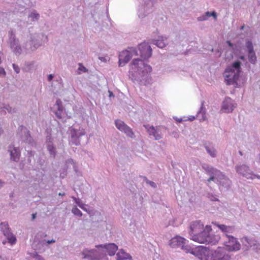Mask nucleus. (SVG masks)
Masks as SVG:
<instances>
[{"label":"nucleus","instance_id":"f704fd0d","mask_svg":"<svg viewBox=\"0 0 260 260\" xmlns=\"http://www.w3.org/2000/svg\"><path fill=\"white\" fill-rule=\"evenodd\" d=\"M153 44L156 45L158 47L162 48L166 46V43L164 42L163 39H158L153 41Z\"/></svg>","mask_w":260,"mask_h":260},{"label":"nucleus","instance_id":"72a5a7b5","mask_svg":"<svg viewBox=\"0 0 260 260\" xmlns=\"http://www.w3.org/2000/svg\"><path fill=\"white\" fill-rule=\"evenodd\" d=\"M72 198L74 200L76 204H77L81 209L87 212V210L85 207L86 205L81 202L79 199H77L75 197H72Z\"/></svg>","mask_w":260,"mask_h":260},{"label":"nucleus","instance_id":"a878e982","mask_svg":"<svg viewBox=\"0 0 260 260\" xmlns=\"http://www.w3.org/2000/svg\"><path fill=\"white\" fill-rule=\"evenodd\" d=\"M28 44L30 45L29 49L32 51H34L37 49L40 46H41V42L39 40L36 39L34 36H32L31 35V40L29 41V43H27V44H26V47L27 46Z\"/></svg>","mask_w":260,"mask_h":260},{"label":"nucleus","instance_id":"37998d69","mask_svg":"<svg viewBox=\"0 0 260 260\" xmlns=\"http://www.w3.org/2000/svg\"><path fill=\"white\" fill-rule=\"evenodd\" d=\"M143 178L144 180L146 182V183L147 184L150 185L153 188H156V183L155 182H153L152 181L149 180L147 178V177H145V176H143Z\"/></svg>","mask_w":260,"mask_h":260},{"label":"nucleus","instance_id":"f3484780","mask_svg":"<svg viewBox=\"0 0 260 260\" xmlns=\"http://www.w3.org/2000/svg\"><path fill=\"white\" fill-rule=\"evenodd\" d=\"M144 126L147 129L149 135L153 136L155 140H159L161 139V132L158 127H154L149 125H144Z\"/></svg>","mask_w":260,"mask_h":260},{"label":"nucleus","instance_id":"6ab92c4d","mask_svg":"<svg viewBox=\"0 0 260 260\" xmlns=\"http://www.w3.org/2000/svg\"><path fill=\"white\" fill-rule=\"evenodd\" d=\"M185 241L182 244L181 246V249L183 250L186 253H190L197 257H198L200 259V256H199V254L200 251H201V249H204V247L201 246L196 247L195 248H192L190 246L188 245H185Z\"/></svg>","mask_w":260,"mask_h":260},{"label":"nucleus","instance_id":"aec40b11","mask_svg":"<svg viewBox=\"0 0 260 260\" xmlns=\"http://www.w3.org/2000/svg\"><path fill=\"white\" fill-rule=\"evenodd\" d=\"M203 225L200 221L192 222L190 225L189 233L191 237L193 235H198L203 229Z\"/></svg>","mask_w":260,"mask_h":260},{"label":"nucleus","instance_id":"c85d7f7f","mask_svg":"<svg viewBox=\"0 0 260 260\" xmlns=\"http://www.w3.org/2000/svg\"><path fill=\"white\" fill-rule=\"evenodd\" d=\"M40 14L37 12L36 10L31 11L28 15V21L36 22L40 19Z\"/></svg>","mask_w":260,"mask_h":260},{"label":"nucleus","instance_id":"a211bd4d","mask_svg":"<svg viewBox=\"0 0 260 260\" xmlns=\"http://www.w3.org/2000/svg\"><path fill=\"white\" fill-rule=\"evenodd\" d=\"M8 151L10 152L11 160L17 162L20 156V150L19 147H14L13 145L9 146Z\"/></svg>","mask_w":260,"mask_h":260},{"label":"nucleus","instance_id":"e2e57ef3","mask_svg":"<svg viewBox=\"0 0 260 260\" xmlns=\"http://www.w3.org/2000/svg\"><path fill=\"white\" fill-rule=\"evenodd\" d=\"M31 216H32V219L34 220L36 218V213L32 214Z\"/></svg>","mask_w":260,"mask_h":260},{"label":"nucleus","instance_id":"9b49d317","mask_svg":"<svg viewBox=\"0 0 260 260\" xmlns=\"http://www.w3.org/2000/svg\"><path fill=\"white\" fill-rule=\"evenodd\" d=\"M85 133L83 129H76L72 128L70 131V138L69 142L72 144L78 146L80 144V138L85 135Z\"/></svg>","mask_w":260,"mask_h":260},{"label":"nucleus","instance_id":"4468645a","mask_svg":"<svg viewBox=\"0 0 260 260\" xmlns=\"http://www.w3.org/2000/svg\"><path fill=\"white\" fill-rule=\"evenodd\" d=\"M248 52V59L249 61L253 64H255L257 61L255 53L253 49V46L251 41H247L245 44Z\"/></svg>","mask_w":260,"mask_h":260},{"label":"nucleus","instance_id":"49530a36","mask_svg":"<svg viewBox=\"0 0 260 260\" xmlns=\"http://www.w3.org/2000/svg\"><path fill=\"white\" fill-rule=\"evenodd\" d=\"M70 164L74 165L73 167L74 168L75 170L76 171L75 166V162L74 160L72 158L68 159L66 161V164L67 165H69Z\"/></svg>","mask_w":260,"mask_h":260},{"label":"nucleus","instance_id":"9d476101","mask_svg":"<svg viewBox=\"0 0 260 260\" xmlns=\"http://www.w3.org/2000/svg\"><path fill=\"white\" fill-rule=\"evenodd\" d=\"M1 230L4 235L8 240V242L11 244H13L16 242V238L11 232V230L9 227L8 222H2L0 224Z\"/></svg>","mask_w":260,"mask_h":260},{"label":"nucleus","instance_id":"7c9ffc66","mask_svg":"<svg viewBox=\"0 0 260 260\" xmlns=\"http://www.w3.org/2000/svg\"><path fill=\"white\" fill-rule=\"evenodd\" d=\"M91 220L93 222H101L103 221V217L100 212L95 211L93 215H91Z\"/></svg>","mask_w":260,"mask_h":260},{"label":"nucleus","instance_id":"69168bd1","mask_svg":"<svg viewBox=\"0 0 260 260\" xmlns=\"http://www.w3.org/2000/svg\"><path fill=\"white\" fill-rule=\"evenodd\" d=\"M58 195H59V196H64V195H65V193H60V192H59V193H58Z\"/></svg>","mask_w":260,"mask_h":260},{"label":"nucleus","instance_id":"39448f33","mask_svg":"<svg viewBox=\"0 0 260 260\" xmlns=\"http://www.w3.org/2000/svg\"><path fill=\"white\" fill-rule=\"evenodd\" d=\"M241 62L237 60L226 68L224 76L227 84L233 85L237 82L241 72Z\"/></svg>","mask_w":260,"mask_h":260},{"label":"nucleus","instance_id":"f03ea898","mask_svg":"<svg viewBox=\"0 0 260 260\" xmlns=\"http://www.w3.org/2000/svg\"><path fill=\"white\" fill-rule=\"evenodd\" d=\"M95 247L98 249H84L82 252L83 258L88 260H100L102 258L107 260L106 252H108L109 255L113 256L118 249L117 246L114 243L101 244L96 245Z\"/></svg>","mask_w":260,"mask_h":260},{"label":"nucleus","instance_id":"79ce46f5","mask_svg":"<svg viewBox=\"0 0 260 260\" xmlns=\"http://www.w3.org/2000/svg\"><path fill=\"white\" fill-rule=\"evenodd\" d=\"M72 212L74 215L79 216L80 217L82 216L81 211L76 206L73 208Z\"/></svg>","mask_w":260,"mask_h":260},{"label":"nucleus","instance_id":"0eeeda50","mask_svg":"<svg viewBox=\"0 0 260 260\" xmlns=\"http://www.w3.org/2000/svg\"><path fill=\"white\" fill-rule=\"evenodd\" d=\"M236 172L240 175L248 179L257 178L260 179V176L255 174L250 167L246 164L237 165L235 167Z\"/></svg>","mask_w":260,"mask_h":260},{"label":"nucleus","instance_id":"bb28decb","mask_svg":"<svg viewBox=\"0 0 260 260\" xmlns=\"http://www.w3.org/2000/svg\"><path fill=\"white\" fill-rule=\"evenodd\" d=\"M204 146L208 153L211 157H215L216 156V150L209 142H206Z\"/></svg>","mask_w":260,"mask_h":260},{"label":"nucleus","instance_id":"423d86ee","mask_svg":"<svg viewBox=\"0 0 260 260\" xmlns=\"http://www.w3.org/2000/svg\"><path fill=\"white\" fill-rule=\"evenodd\" d=\"M16 136L18 139L22 142L31 146L35 144V141L32 137L31 136L30 132L23 125L19 126Z\"/></svg>","mask_w":260,"mask_h":260},{"label":"nucleus","instance_id":"6e6552de","mask_svg":"<svg viewBox=\"0 0 260 260\" xmlns=\"http://www.w3.org/2000/svg\"><path fill=\"white\" fill-rule=\"evenodd\" d=\"M8 36V43L10 47L16 55H20L21 53L22 49L14 31L13 30L9 31Z\"/></svg>","mask_w":260,"mask_h":260},{"label":"nucleus","instance_id":"680f3d73","mask_svg":"<svg viewBox=\"0 0 260 260\" xmlns=\"http://www.w3.org/2000/svg\"><path fill=\"white\" fill-rule=\"evenodd\" d=\"M5 183L4 182H3L1 179H0V188H2L4 185Z\"/></svg>","mask_w":260,"mask_h":260},{"label":"nucleus","instance_id":"e433bc0d","mask_svg":"<svg viewBox=\"0 0 260 260\" xmlns=\"http://www.w3.org/2000/svg\"><path fill=\"white\" fill-rule=\"evenodd\" d=\"M1 109H5L9 113H15L17 112V109L15 108L12 109V107H11L8 105H5L3 107H1Z\"/></svg>","mask_w":260,"mask_h":260},{"label":"nucleus","instance_id":"2f4dec72","mask_svg":"<svg viewBox=\"0 0 260 260\" xmlns=\"http://www.w3.org/2000/svg\"><path fill=\"white\" fill-rule=\"evenodd\" d=\"M28 259L29 260H44V258L40 255L38 254L36 252H33L29 253Z\"/></svg>","mask_w":260,"mask_h":260},{"label":"nucleus","instance_id":"c9c22d12","mask_svg":"<svg viewBox=\"0 0 260 260\" xmlns=\"http://www.w3.org/2000/svg\"><path fill=\"white\" fill-rule=\"evenodd\" d=\"M127 50V51H128L130 53L129 54H131L132 57L134 55L135 56L140 55L139 52L135 48H134V47L128 48V50Z\"/></svg>","mask_w":260,"mask_h":260},{"label":"nucleus","instance_id":"864d4df0","mask_svg":"<svg viewBox=\"0 0 260 260\" xmlns=\"http://www.w3.org/2000/svg\"><path fill=\"white\" fill-rule=\"evenodd\" d=\"M211 16L213 17L214 19H216V17H217L216 13L215 11L210 12V17H211Z\"/></svg>","mask_w":260,"mask_h":260},{"label":"nucleus","instance_id":"dca6fc26","mask_svg":"<svg viewBox=\"0 0 260 260\" xmlns=\"http://www.w3.org/2000/svg\"><path fill=\"white\" fill-rule=\"evenodd\" d=\"M236 106L233 103V100L229 97L225 98L222 102L221 110L225 113L232 112Z\"/></svg>","mask_w":260,"mask_h":260},{"label":"nucleus","instance_id":"a18cd8bd","mask_svg":"<svg viewBox=\"0 0 260 260\" xmlns=\"http://www.w3.org/2000/svg\"><path fill=\"white\" fill-rule=\"evenodd\" d=\"M79 68H78V70L83 72V73H85L87 71V70L86 69V68L84 66H83V64L82 63H79Z\"/></svg>","mask_w":260,"mask_h":260},{"label":"nucleus","instance_id":"ddd939ff","mask_svg":"<svg viewBox=\"0 0 260 260\" xmlns=\"http://www.w3.org/2000/svg\"><path fill=\"white\" fill-rule=\"evenodd\" d=\"M216 183L218 185L219 188L221 191H226L229 190L232 184V182L229 178L223 173H222L218 178Z\"/></svg>","mask_w":260,"mask_h":260},{"label":"nucleus","instance_id":"412c9836","mask_svg":"<svg viewBox=\"0 0 260 260\" xmlns=\"http://www.w3.org/2000/svg\"><path fill=\"white\" fill-rule=\"evenodd\" d=\"M127 50L122 51L119 55V66H124L132 58Z\"/></svg>","mask_w":260,"mask_h":260},{"label":"nucleus","instance_id":"de8ad7c7","mask_svg":"<svg viewBox=\"0 0 260 260\" xmlns=\"http://www.w3.org/2000/svg\"><path fill=\"white\" fill-rule=\"evenodd\" d=\"M207 19H208L206 17V16H205V14L197 18V20L198 21H203L207 20Z\"/></svg>","mask_w":260,"mask_h":260},{"label":"nucleus","instance_id":"393cba45","mask_svg":"<svg viewBox=\"0 0 260 260\" xmlns=\"http://www.w3.org/2000/svg\"><path fill=\"white\" fill-rule=\"evenodd\" d=\"M245 241L248 243L249 249L252 248V250L256 252H258L260 250V244L254 239H245Z\"/></svg>","mask_w":260,"mask_h":260},{"label":"nucleus","instance_id":"c756f323","mask_svg":"<svg viewBox=\"0 0 260 260\" xmlns=\"http://www.w3.org/2000/svg\"><path fill=\"white\" fill-rule=\"evenodd\" d=\"M212 224L218 227L222 232L224 233H231L232 230L231 226H226L224 224H220L216 221L212 222Z\"/></svg>","mask_w":260,"mask_h":260},{"label":"nucleus","instance_id":"bf43d9fd","mask_svg":"<svg viewBox=\"0 0 260 260\" xmlns=\"http://www.w3.org/2000/svg\"><path fill=\"white\" fill-rule=\"evenodd\" d=\"M227 44H228V45L231 47H233L234 46V45L233 43H232L230 41H228L226 42Z\"/></svg>","mask_w":260,"mask_h":260},{"label":"nucleus","instance_id":"774afa93","mask_svg":"<svg viewBox=\"0 0 260 260\" xmlns=\"http://www.w3.org/2000/svg\"><path fill=\"white\" fill-rule=\"evenodd\" d=\"M244 27H245V25H242V26H241L240 29H241V30H243V29H244Z\"/></svg>","mask_w":260,"mask_h":260},{"label":"nucleus","instance_id":"3c124183","mask_svg":"<svg viewBox=\"0 0 260 260\" xmlns=\"http://www.w3.org/2000/svg\"><path fill=\"white\" fill-rule=\"evenodd\" d=\"M211 181H214L215 182H216V179L214 177H210V178L207 180V181L208 182H210Z\"/></svg>","mask_w":260,"mask_h":260},{"label":"nucleus","instance_id":"f8f14e48","mask_svg":"<svg viewBox=\"0 0 260 260\" xmlns=\"http://www.w3.org/2000/svg\"><path fill=\"white\" fill-rule=\"evenodd\" d=\"M116 127L120 131L124 133V134L131 138L135 137V134L132 128L127 125L123 121L117 119L115 121Z\"/></svg>","mask_w":260,"mask_h":260},{"label":"nucleus","instance_id":"4c0bfd02","mask_svg":"<svg viewBox=\"0 0 260 260\" xmlns=\"http://www.w3.org/2000/svg\"><path fill=\"white\" fill-rule=\"evenodd\" d=\"M54 108H56L57 110H60V111H63V107L62 106V102L60 99H57L56 101V104L54 105Z\"/></svg>","mask_w":260,"mask_h":260},{"label":"nucleus","instance_id":"1a4fd4ad","mask_svg":"<svg viewBox=\"0 0 260 260\" xmlns=\"http://www.w3.org/2000/svg\"><path fill=\"white\" fill-rule=\"evenodd\" d=\"M227 240L224 242V245L226 247L227 251H237L240 249L241 245L237 239L232 236L226 235Z\"/></svg>","mask_w":260,"mask_h":260},{"label":"nucleus","instance_id":"2eb2a0df","mask_svg":"<svg viewBox=\"0 0 260 260\" xmlns=\"http://www.w3.org/2000/svg\"><path fill=\"white\" fill-rule=\"evenodd\" d=\"M202 167L207 175L210 177H215L216 180L222 173L219 170L207 164H203Z\"/></svg>","mask_w":260,"mask_h":260},{"label":"nucleus","instance_id":"6e6d98bb","mask_svg":"<svg viewBox=\"0 0 260 260\" xmlns=\"http://www.w3.org/2000/svg\"><path fill=\"white\" fill-rule=\"evenodd\" d=\"M53 78V75H52V74H50L48 76V81H51L52 80V79Z\"/></svg>","mask_w":260,"mask_h":260},{"label":"nucleus","instance_id":"f257e3e1","mask_svg":"<svg viewBox=\"0 0 260 260\" xmlns=\"http://www.w3.org/2000/svg\"><path fill=\"white\" fill-rule=\"evenodd\" d=\"M140 58L134 59L131 63V69L129 77L134 82L140 85H146L150 82L149 73L151 72L150 66L145 64L143 60L150 58L152 55V49L148 43L143 42L138 46Z\"/></svg>","mask_w":260,"mask_h":260},{"label":"nucleus","instance_id":"338daca9","mask_svg":"<svg viewBox=\"0 0 260 260\" xmlns=\"http://www.w3.org/2000/svg\"><path fill=\"white\" fill-rule=\"evenodd\" d=\"M239 153L240 155L242 156L243 154V153L241 151H239Z\"/></svg>","mask_w":260,"mask_h":260},{"label":"nucleus","instance_id":"7ed1b4c3","mask_svg":"<svg viewBox=\"0 0 260 260\" xmlns=\"http://www.w3.org/2000/svg\"><path fill=\"white\" fill-rule=\"evenodd\" d=\"M199 256L201 260H231V256L224 247H218L216 250L206 247L201 249Z\"/></svg>","mask_w":260,"mask_h":260},{"label":"nucleus","instance_id":"5fc2aeb1","mask_svg":"<svg viewBox=\"0 0 260 260\" xmlns=\"http://www.w3.org/2000/svg\"><path fill=\"white\" fill-rule=\"evenodd\" d=\"M211 201H218V199L213 195H211L209 197Z\"/></svg>","mask_w":260,"mask_h":260},{"label":"nucleus","instance_id":"58836bf2","mask_svg":"<svg viewBox=\"0 0 260 260\" xmlns=\"http://www.w3.org/2000/svg\"><path fill=\"white\" fill-rule=\"evenodd\" d=\"M35 153V152L34 151H31V150L27 151V156L28 157L27 161H28V163L30 165H31L32 159V158L34 159V156Z\"/></svg>","mask_w":260,"mask_h":260},{"label":"nucleus","instance_id":"4be33fe9","mask_svg":"<svg viewBox=\"0 0 260 260\" xmlns=\"http://www.w3.org/2000/svg\"><path fill=\"white\" fill-rule=\"evenodd\" d=\"M185 239L180 236H175L172 238L169 242V245L172 248L181 247Z\"/></svg>","mask_w":260,"mask_h":260},{"label":"nucleus","instance_id":"a19ab883","mask_svg":"<svg viewBox=\"0 0 260 260\" xmlns=\"http://www.w3.org/2000/svg\"><path fill=\"white\" fill-rule=\"evenodd\" d=\"M203 105H204V102H202V105H201V108H200V111L198 112V114H197V117H199L200 116V114H202V120H205V111L204 110H203Z\"/></svg>","mask_w":260,"mask_h":260},{"label":"nucleus","instance_id":"0e129e2a","mask_svg":"<svg viewBox=\"0 0 260 260\" xmlns=\"http://www.w3.org/2000/svg\"><path fill=\"white\" fill-rule=\"evenodd\" d=\"M109 96L110 97H114V94L112 93V92L110 91H109Z\"/></svg>","mask_w":260,"mask_h":260},{"label":"nucleus","instance_id":"c03bdc74","mask_svg":"<svg viewBox=\"0 0 260 260\" xmlns=\"http://www.w3.org/2000/svg\"><path fill=\"white\" fill-rule=\"evenodd\" d=\"M53 139L51 134H48L46 137V143L47 144H53Z\"/></svg>","mask_w":260,"mask_h":260},{"label":"nucleus","instance_id":"09e8293b","mask_svg":"<svg viewBox=\"0 0 260 260\" xmlns=\"http://www.w3.org/2000/svg\"><path fill=\"white\" fill-rule=\"evenodd\" d=\"M62 112L60 111V110H57L55 112V114L56 115V116L60 119L61 118V114H62Z\"/></svg>","mask_w":260,"mask_h":260},{"label":"nucleus","instance_id":"ea45409f","mask_svg":"<svg viewBox=\"0 0 260 260\" xmlns=\"http://www.w3.org/2000/svg\"><path fill=\"white\" fill-rule=\"evenodd\" d=\"M245 239H249V238L247 237H244L242 238L241 242L242 243L243 248L244 249V251H247L249 250V246H248V245H249V244L248 243H247L246 241H245Z\"/></svg>","mask_w":260,"mask_h":260},{"label":"nucleus","instance_id":"5701e85b","mask_svg":"<svg viewBox=\"0 0 260 260\" xmlns=\"http://www.w3.org/2000/svg\"><path fill=\"white\" fill-rule=\"evenodd\" d=\"M55 242L54 240H50L46 241L45 240H39L38 242L37 241L35 242H37L36 244V248L41 251H44L45 249L48 247V244L53 243Z\"/></svg>","mask_w":260,"mask_h":260},{"label":"nucleus","instance_id":"b1692460","mask_svg":"<svg viewBox=\"0 0 260 260\" xmlns=\"http://www.w3.org/2000/svg\"><path fill=\"white\" fill-rule=\"evenodd\" d=\"M149 5V4H145L139 8L138 16L140 18H144L151 12V6Z\"/></svg>","mask_w":260,"mask_h":260},{"label":"nucleus","instance_id":"20e7f679","mask_svg":"<svg viewBox=\"0 0 260 260\" xmlns=\"http://www.w3.org/2000/svg\"><path fill=\"white\" fill-rule=\"evenodd\" d=\"M211 230V226L207 225L203 231L200 232L198 235H192L191 239L200 243L215 245L219 241L220 237L213 234Z\"/></svg>","mask_w":260,"mask_h":260},{"label":"nucleus","instance_id":"052dcab7","mask_svg":"<svg viewBox=\"0 0 260 260\" xmlns=\"http://www.w3.org/2000/svg\"><path fill=\"white\" fill-rule=\"evenodd\" d=\"M239 58L241 60H243V61H245L246 60L245 57V56L244 55L240 56Z\"/></svg>","mask_w":260,"mask_h":260},{"label":"nucleus","instance_id":"13d9d810","mask_svg":"<svg viewBox=\"0 0 260 260\" xmlns=\"http://www.w3.org/2000/svg\"><path fill=\"white\" fill-rule=\"evenodd\" d=\"M205 16H206V17L207 18V19H208L210 17V12H209L208 11L206 12L205 13Z\"/></svg>","mask_w":260,"mask_h":260},{"label":"nucleus","instance_id":"cd10ccee","mask_svg":"<svg viewBox=\"0 0 260 260\" xmlns=\"http://www.w3.org/2000/svg\"><path fill=\"white\" fill-rule=\"evenodd\" d=\"M131 256L123 249L120 250L116 254V260H131Z\"/></svg>","mask_w":260,"mask_h":260},{"label":"nucleus","instance_id":"4d7b16f0","mask_svg":"<svg viewBox=\"0 0 260 260\" xmlns=\"http://www.w3.org/2000/svg\"><path fill=\"white\" fill-rule=\"evenodd\" d=\"M99 59H100L102 61L106 62L107 61V59L104 57H99Z\"/></svg>","mask_w":260,"mask_h":260},{"label":"nucleus","instance_id":"603ef678","mask_svg":"<svg viewBox=\"0 0 260 260\" xmlns=\"http://www.w3.org/2000/svg\"><path fill=\"white\" fill-rule=\"evenodd\" d=\"M2 75L5 76L6 75V72L4 68L0 67V76H1Z\"/></svg>","mask_w":260,"mask_h":260},{"label":"nucleus","instance_id":"473e14b6","mask_svg":"<svg viewBox=\"0 0 260 260\" xmlns=\"http://www.w3.org/2000/svg\"><path fill=\"white\" fill-rule=\"evenodd\" d=\"M47 148L48 151L49 152V154L53 156V158L55 157L56 153V148L53 144H47Z\"/></svg>","mask_w":260,"mask_h":260},{"label":"nucleus","instance_id":"8fccbe9b","mask_svg":"<svg viewBox=\"0 0 260 260\" xmlns=\"http://www.w3.org/2000/svg\"><path fill=\"white\" fill-rule=\"evenodd\" d=\"M13 69L17 73H19L20 68H19V67L17 65H16L15 64H13Z\"/></svg>","mask_w":260,"mask_h":260}]
</instances>
